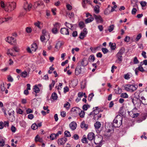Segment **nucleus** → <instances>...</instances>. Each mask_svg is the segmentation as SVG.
I'll return each mask as SVG.
<instances>
[{
    "mask_svg": "<svg viewBox=\"0 0 147 147\" xmlns=\"http://www.w3.org/2000/svg\"><path fill=\"white\" fill-rule=\"evenodd\" d=\"M122 117L120 115H117L113 121V125L115 127H119L122 124Z\"/></svg>",
    "mask_w": 147,
    "mask_h": 147,
    "instance_id": "1",
    "label": "nucleus"
},
{
    "mask_svg": "<svg viewBox=\"0 0 147 147\" xmlns=\"http://www.w3.org/2000/svg\"><path fill=\"white\" fill-rule=\"evenodd\" d=\"M138 87V86L137 85L128 84L125 85L124 89L127 91L133 92L136 90Z\"/></svg>",
    "mask_w": 147,
    "mask_h": 147,
    "instance_id": "2",
    "label": "nucleus"
},
{
    "mask_svg": "<svg viewBox=\"0 0 147 147\" xmlns=\"http://www.w3.org/2000/svg\"><path fill=\"white\" fill-rule=\"evenodd\" d=\"M5 41L13 46H16V40L15 38L12 36H8L5 39Z\"/></svg>",
    "mask_w": 147,
    "mask_h": 147,
    "instance_id": "3",
    "label": "nucleus"
},
{
    "mask_svg": "<svg viewBox=\"0 0 147 147\" xmlns=\"http://www.w3.org/2000/svg\"><path fill=\"white\" fill-rule=\"evenodd\" d=\"M38 46L36 43L34 42L31 45V48L28 47L26 48L27 52L30 53H32V51H35L38 48Z\"/></svg>",
    "mask_w": 147,
    "mask_h": 147,
    "instance_id": "4",
    "label": "nucleus"
},
{
    "mask_svg": "<svg viewBox=\"0 0 147 147\" xmlns=\"http://www.w3.org/2000/svg\"><path fill=\"white\" fill-rule=\"evenodd\" d=\"M54 27L52 29V32L54 34H56L57 32L58 29L60 28V24L58 23H56L53 25Z\"/></svg>",
    "mask_w": 147,
    "mask_h": 147,
    "instance_id": "5",
    "label": "nucleus"
},
{
    "mask_svg": "<svg viewBox=\"0 0 147 147\" xmlns=\"http://www.w3.org/2000/svg\"><path fill=\"white\" fill-rule=\"evenodd\" d=\"M102 140V138L101 136H96L94 138V143L96 144H101Z\"/></svg>",
    "mask_w": 147,
    "mask_h": 147,
    "instance_id": "6",
    "label": "nucleus"
},
{
    "mask_svg": "<svg viewBox=\"0 0 147 147\" xmlns=\"http://www.w3.org/2000/svg\"><path fill=\"white\" fill-rule=\"evenodd\" d=\"M124 52V50L121 49L119 51L117 55V57L118 60L121 62L122 59V55Z\"/></svg>",
    "mask_w": 147,
    "mask_h": 147,
    "instance_id": "7",
    "label": "nucleus"
},
{
    "mask_svg": "<svg viewBox=\"0 0 147 147\" xmlns=\"http://www.w3.org/2000/svg\"><path fill=\"white\" fill-rule=\"evenodd\" d=\"M93 16L97 23H102L103 22V20L100 16H97L95 14H94Z\"/></svg>",
    "mask_w": 147,
    "mask_h": 147,
    "instance_id": "8",
    "label": "nucleus"
},
{
    "mask_svg": "<svg viewBox=\"0 0 147 147\" xmlns=\"http://www.w3.org/2000/svg\"><path fill=\"white\" fill-rule=\"evenodd\" d=\"M88 33V31L87 30L86 28H84L82 32L80 33L79 36L80 38L81 39H83L86 36Z\"/></svg>",
    "mask_w": 147,
    "mask_h": 147,
    "instance_id": "9",
    "label": "nucleus"
},
{
    "mask_svg": "<svg viewBox=\"0 0 147 147\" xmlns=\"http://www.w3.org/2000/svg\"><path fill=\"white\" fill-rule=\"evenodd\" d=\"M32 3H30L28 4V3L27 2L24 4V8L25 10H28V11H30L32 9Z\"/></svg>",
    "mask_w": 147,
    "mask_h": 147,
    "instance_id": "10",
    "label": "nucleus"
},
{
    "mask_svg": "<svg viewBox=\"0 0 147 147\" xmlns=\"http://www.w3.org/2000/svg\"><path fill=\"white\" fill-rule=\"evenodd\" d=\"M9 122L8 121H4V122L2 121L0 122V129H3L4 127H8Z\"/></svg>",
    "mask_w": 147,
    "mask_h": 147,
    "instance_id": "11",
    "label": "nucleus"
},
{
    "mask_svg": "<svg viewBox=\"0 0 147 147\" xmlns=\"http://www.w3.org/2000/svg\"><path fill=\"white\" fill-rule=\"evenodd\" d=\"M35 142L36 143L39 142L42 143L43 142V140L42 138H41L38 134H37L35 138Z\"/></svg>",
    "mask_w": 147,
    "mask_h": 147,
    "instance_id": "12",
    "label": "nucleus"
},
{
    "mask_svg": "<svg viewBox=\"0 0 147 147\" xmlns=\"http://www.w3.org/2000/svg\"><path fill=\"white\" fill-rule=\"evenodd\" d=\"M82 66H86L88 63V61L86 58H84L79 62Z\"/></svg>",
    "mask_w": 147,
    "mask_h": 147,
    "instance_id": "13",
    "label": "nucleus"
},
{
    "mask_svg": "<svg viewBox=\"0 0 147 147\" xmlns=\"http://www.w3.org/2000/svg\"><path fill=\"white\" fill-rule=\"evenodd\" d=\"M80 111V110L77 107H73L71 109L72 112L75 114V115H77L79 113Z\"/></svg>",
    "mask_w": 147,
    "mask_h": 147,
    "instance_id": "14",
    "label": "nucleus"
},
{
    "mask_svg": "<svg viewBox=\"0 0 147 147\" xmlns=\"http://www.w3.org/2000/svg\"><path fill=\"white\" fill-rule=\"evenodd\" d=\"M82 71V68L80 65H78L76 67L75 69V74L76 75L80 74Z\"/></svg>",
    "mask_w": 147,
    "mask_h": 147,
    "instance_id": "15",
    "label": "nucleus"
},
{
    "mask_svg": "<svg viewBox=\"0 0 147 147\" xmlns=\"http://www.w3.org/2000/svg\"><path fill=\"white\" fill-rule=\"evenodd\" d=\"M132 76V75L131 73L130 72H128L124 74L123 75V77L125 79L129 80Z\"/></svg>",
    "mask_w": 147,
    "mask_h": 147,
    "instance_id": "16",
    "label": "nucleus"
},
{
    "mask_svg": "<svg viewBox=\"0 0 147 147\" xmlns=\"http://www.w3.org/2000/svg\"><path fill=\"white\" fill-rule=\"evenodd\" d=\"M95 135L92 132H90L89 133L87 136V138L88 140H92L94 138Z\"/></svg>",
    "mask_w": 147,
    "mask_h": 147,
    "instance_id": "17",
    "label": "nucleus"
},
{
    "mask_svg": "<svg viewBox=\"0 0 147 147\" xmlns=\"http://www.w3.org/2000/svg\"><path fill=\"white\" fill-rule=\"evenodd\" d=\"M141 101L144 105H147V96H142L141 98Z\"/></svg>",
    "mask_w": 147,
    "mask_h": 147,
    "instance_id": "18",
    "label": "nucleus"
},
{
    "mask_svg": "<svg viewBox=\"0 0 147 147\" xmlns=\"http://www.w3.org/2000/svg\"><path fill=\"white\" fill-rule=\"evenodd\" d=\"M69 127L72 130H75L76 128L77 124L75 122H72L70 124Z\"/></svg>",
    "mask_w": 147,
    "mask_h": 147,
    "instance_id": "19",
    "label": "nucleus"
},
{
    "mask_svg": "<svg viewBox=\"0 0 147 147\" xmlns=\"http://www.w3.org/2000/svg\"><path fill=\"white\" fill-rule=\"evenodd\" d=\"M6 84L5 85L3 83L1 85V90L2 92H4L5 91V93L7 94L8 93V91L7 90V89H6Z\"/></svg>",
    "mask_w": 147,
    "mask_h": 147,
    "instance_id": "20",
    "label": "nucleus"
},
{
    "mask_svg": "<svg viewBox=\"0 0 147 147\" xmlns=\"http://www.w3.org/2000/svg\"><path fill=\"white\" fill-rule=\"evenodd\" d=\"M80 126L82 128L84 129V130H86L88 128V125L86 124L85 123V121H83L81 123Z\"/></svg>",
    "mask_w": 147,
    "mask_h": 147,
    "instance_id": "21",
    "label": "nucleus"
},
{
    "mask_svg": "<svg viewBox=\"0 0 147 147\" xmlns=\"http://www.w3.org/2000/svg\"><path fill=\"white\" fill-rule=\"evenodd\" d=\"M34 24L35 26L37 27L39 29H41L42 27L40 25H42L43 24L41 22L38 21L34 23Z\"/></svg>",
    "mask_w": 147,
    "mask_h": 147,
    "instance_id": "22",
    "label": "nucleus"
},
{
    "mask_svg": "<svg viewBox=\"0 0 147 147\" xmlns=\"http://www.w3.org/2000/svg\"><path fill=\"white\" fill-rule=\"evenodd\" d=\"M58 144L59 145H63V146L64 144V139L63 138L59 139L58 140Z\"/></svg>",
    "mask_w": 147,
    "mask_h": 147,
    "instance_id": "23",
    "label": "nucleus"
},
{
    "mask_svg": "<svg viewBox=\"0 0 147 147\" xmlns=\"http://www.w3.org/2000/svg\"><path fill=\"white\" fill-rule=\"evenodd\" d=\"M134 110L130 111L129 113V115L133 118H134L138 117L139 115V114L138 113H133Z\"/></svg>",
    "mask_w": 147,
    "mask_h": 147,
    "instance_id": "24",
    "label": "nucleus"
},
{
    "mask_svg": "<svg viewBox=\"0 0 147 147\" xmlns=\"http://www.w3.org/2000/svg\"><path fill=\"white\" fill-rule=\"evenodd\" d=\"M9 6H10L12 11H13L16 7V4L15 3H11L10 4Z\"/></svg>",
    "mask_w": 147,
    "mask_h": 147,
    "instance_id": "25",
    "label": "nucleus"
},
{
    "mask_svg": "<svg viewBox=\"0 0 147 147\" xmlns=\"http://www.w3.org/2000/svg\"><path fill=\"white\" fill-rule=\"evenodd\" d=\"M70 108V104L68 102H66L65 103V109L68 110Z\"/></svg>",
    "mask_w": 147,
    "mask_h": 147,
    "instance_id": "26",
    "label": "nucleus"
},
{
    "mask_svg": "<svg viewBox=\"0 0 147 147\" xmlns=\"http://www.w3.org/2000/svg\"><path fill=\"white\" fill-rule=\"evenodd\" d=\"M99 6L98 5H96L94 7V11L96 13H98L99 12Z\"/></svg>",
    "mask_w": 147,
    "mask_h": 147,
    "instance_id": "27",
    "label": "nucleus"
},
{
    "mask_svg": "<svg viewBox=\"0 0 147 147\" xmlns=\"http://www.w3.org/2000/svg\"><path fill=\"white\" fill-rule=\"evenodd\" d=\"M34 91L36 93H38L40 91V89L36 85H35L34 86L33 88Z\"/></svg>",
    "mask_w": 147,
    "mask_h": 147,
    "instance_id": "28",
    "label": "nucleus"
},
{
    "mask_svg": "<svg viewBox=\"0 0 147 147\" xmlns=\"http://www.w3.org/2000/svg\"><path fill=\"white\" fill-rule=\"evenodd\" d=\"M57 96L56 93L53 92L52 93L51 97V99H52L53 100H56L57 99Z\"/></svg>",
    "mask_w": 147,
    "mask_h": 147,
    "instance_id": "29",
    "label": "nucleus"
},
{
    "mask_svg": "<svg viewBox=\"0 0 147 147\" xmlns=\"http://www.w3.org/2000/svg\"><path fill=\"white\" fill-rule=\"evenodd\" d=\"M109 45L110 46L112 50H114L116 48V45L115 43H112L110 42L109 43Z\"/></svg>",
    "mask_w": 147,
    "mask_h": 147,
    "instance_id": "30",
    "label": "nucleus"
},
{
    "mask_svg": "<svg viewBox=\"0 0 147 147\" xmlns=\"http://www.w3.org/2000/svg\"><path fill=\"white\" fill-rule=\"evenodd\" d=\"M111 130L110 129H109L108 130L105 131V136L108 137L110 136L111 135Z\"/></svg>",
    "mask_w": 147,
    "mask_h": 147,
    "instance_id": "31",
    "label": "nucleus"
},
{
    "mask_svg": "<svg viewBox=\"0 0 147 147\" xmlns=\"http://www.w3.org/2000/svg\"><path fill=\"white\" fill-rule=\"evenodd\" d=\"M94 110L93 111V113L94 114H97L99 112V110L98 109H99L98 108V107H95L94 108Z\"/></svg>",
    "mask_w": 147,
    "mask_h": 147,
    "instance_id": "32",
    "label": "nucleus"
},
{
    "mask_svg": "<svg viewBox=\"0 0 147 147\" xmlns=\"http://www.w3.org/2000/svg\"><path fill=\"white\" fill-rule=\"evenodd\" d=\"M94 20V18L92 17L86 19L85 22L86 23L90 22Z\"/></svg>",
    "mask_w": 147,
    "mask_h": 147,
    "instance_id": "33",
    "label": "nucleus"
},
{
    "mask_svg": "<svg viewBox=\"0 0 147 147\" xmlns=\"http://www.w3.org/2000/svg\"><path fill=\"white\" fill-rule=\"evenodd\" d=\"M101 125L100 123L98 121H97L94 124V126L96 128L98 129L99 128Z\"/></svg>",
    "mask_w": 147,
    "mask_h": 147,
    "instance_id": "34",
    "label": "nucleus"
},
{
    "mask_svg": "<svg viewBox=\"0 0 147 147\" xmlns=\"http://www.w3.org/2000/svg\"><path fill=\"white\" fill-rule=\"evenodd\" d=\"M26 31L28 33H31L32 31V29L31 27H28L26 28Z\"/></svg>",
    "mask_w": 147,
    "mask_h": 147,
    "instance_id": "35",
    "label": "nucleus"
},
{
    "mask_svg": "<svg viewBox=\"0 0 147 147\" xmlns=\"http://www.w3.org/2000/svg\"><path fill=\"white\" fill-rule=\"evenodd\" d=\"M7 54L8 55H10L12 56H16V55L15 54V53H13L11 52L10 51V50L9 49H8L7 50Z\"/></svg>",
    "mask_w": 147,
    "mask_h": 147,
    "instance_id": "36",
    "label": "nucleus"
},
{
    "mask_svg": "<svg viewBox=\"0 0 147 147\" xmlns=\"http://www.w3.org/2000/svg\"><path fill=\"white\" fill-rule=\"evenodd\" d=\"M5 9V11L7 12H10L12 11L11 9L10 8V6L8 5L6 6Z\"/></svg>",
    "mask_w": 147,
    "mask_h": 147,
    "instance_id": "37",
    "label": "nucleus"
},
{
    "mask_svg": "<svg viewBox=\"0 0 147 147\" xmlns=\"http://www.w3.org/2000/svg\"><path fill=\"white\" fill-rule=\"evenodd\" d=\"M28 74L26 71L22 72L21 74V76L23 78H26L28 76Z\"/></svg>",
    "mask_w": 147,
    "mask_h": 147,
    "instance_id": "38",
    "label": "nucleus"
},
{
    "mask_svg": "<svg viewBox=\"0 0 147 147\" xmlns=\"http://www.w3.org/2000/svg\"><path fill=\"white\" fill-rule=\"evenodd\" d=\"M66 6L67 10L70 11L72 9V6L69 3H66Z\"/></svg>",
    "mask_w": 147,
    "mask_h": 147,
    "instance_id": "39",
    "label": "nucleus"
},
{
    "mask_svg": "<svg viewBox=\"0 0 147 147\" xmlns=\"http://www.w3.org/2000/svg\"><path fill=\"white\" fill-rule=\"evenodd\" d=\"M50 138L51 140H53L56 139V136L55 135V134H51L50 136Z\"/></svg>",
    "mask_w": 147,
    "mask_h": 147,
    "instance_id": "40",
    "label": "nucleus"
},
{
    "mask_svg": "<svg viewBox=\"0 0 147 147\" xmlns=\"http://www.w3.org/2000/svg\"><path fill=\"white\" fill-rule=\"evenodd\" d=\"M120 96L121 98H127L128 97V94L126 93H122L121 94Z\"/></svg>",
    "mask_w": 147,
    "mask_h": 147,
    "instance_id": "41",
    "label": "nucleus"
},
{
    "mask_svg": "<svg viewBox=\"0 0 147 147\" xmlns=\"http://www.w3.org/2000/svg\"><path fill=\"white\" fill-rule=\"evenodd\" d=\"M101 117V114H99L98 115L95 114V115H94L93 118L94 120H96L97 118V119L98 120V119H99Z\"/></svg>",
    "mask_w": 147,
    "mask_h": 147,
    "instance_id": "42",
    "label": "nucleus"
},
{
    "mask_svg": "<svg viewBox=\"0 0 147 147\" xmlns=\"http://www.w3.org/2000/svg\"><path fill=\"white\" fill-rule=\"evenodd\" d=\"M90 107V106L88 105H84L82 107L83 110L86 111L88 109V108Z\"/></svg>",
    "mask_w": 147,
    "mask_h": 147,
    "instance_id": "43",
    "label": "nucleus"
},
{
    "mask_svg": "<svg viewBox=\"0 0 147 147\" xmlns=\"http://www.w3.org/2000/svg\"><path fill=\"white\" fill-rule=\"evenodd\" d=\"M85 114V112L83 111H81V112L79 113V115L80 117L82 118H83L84 117Z\"/></svg>",
    "mask_w": 147,
    "mask_h": 147,
    "instance_id": "44",
    "label": "nucleus"
},
{
    "mask_svg": "<svg viewBox=\"0 0 147 147\" xmlns=\"http://www.w3.org/2000/svg\"><path fill=\"white\" fill-rule=\"evenodd\" d=\"M65 136L66 137H70L71 136V134L70 132L68 131H65Z\"/></svg>",
    "mask_w": 147,
    "mask_h": 147,
    "instance_id": "45",
    "label": "nucleus"
},
{
    "mask_svg": "<svg viewBox=\"0 0 147 147\" xmlns=\"http://www.w3.org/2000/svg\"><path fill=\"white\" fill-rule=\"evenodd\" d=\"M31 128L33 130H36L37 129L38 127L36 123H34L32 125Z\"/></svg>",
    "mask_w": 147,
    "mask_h": 147,
    "instance_id": "46",
    "label": "nucleus"
},
{
    "mask_svg": "<svg viewBox=\"0 0 147 147\" xmlns=\"http://www.w3.org/2000/svg\"><path fill=\"white\" fill-rule=\"evenodd\" d=\"M66 16H68L70 18H71L73 17L74 13L72 12H71L69 13H66Z\"/></svg>",
    "mask_w": 147,
    "mask_h": 147,
    "instance_id": "47",
    "label": "nucleus"
},
{
    "mask_svg": "<svg viewBox=\"0 0 147 147\" xmlns=\"http://www.w3.org/2000/svg\"><path fill=\"white\" fill-rule=\"evenodd\" d=\"M89 59L90 61H94L95 59L94 56L93 55H91L89 57Z\"/></svg>",
    "mask_w": 147,
    "mask_h": 147,
    "instance_id": "48",
    "label": "nucleus"
},
{
    "mask_svg": "<svg viewBox=\"0 0 147 147\" xmlns=\"http://www.w3.org/2000/svg\"><path fill=\"white\" fill-rule=\"evenodd\" d=\"M79 25L80 27L82 28H83L85 26V25L84 22L82 21L79 22Z\"/></svg>",
    "mask_w": 147,
    "mask_h": 147,
    "instance_id": "49",
    "label": "nucleus"
},
{
    "mask_svg": "<svg viewBox=\"0 0 147 147\" xmlns=\"http://www.w3.org/2000/svg\"><path fill=\"white\" fill-rule=\"evenodd\" d=\"M139 71H141V72H144L145 71V70L143 67L141 65L139 66L138 67H137Z\"/></svg>",
    "mask_w": 147,
    "mask_h": 147,
    "instance_id": "50",
    "label": "nucleus"
},
{
    "mask_svg": "<svg viewBox=\"0 0 147 147\" xmlns=\"http://www.w3.org/2000/svg\"><path fill=\"white\" fill-rule=\"evenodd\" d=\"M114 28V26L113 25H111L109 27L108 30L110 32L112 31Z\"/></svg>",
    "mask_w": 147,
    "mask_h": 147,
    "instance_id": "51",
    "label": "nucleus"
},
{
    "mask_svg": "<svg viewBox=\"0 0 147 147\" xmlns=\"http://www.w3.org/2000/svg\"><path fill=\"white\" fill-rule=\"evenodd\" d=\"M133 61L134 64H136L139 63V61L136 57H135L134 58Z\"/></svg>",
    "mask_w": 147,
    "mask_h": 147,
    "instance_id": "52",
    "label": "nucleus"
},
{
    "mask_svg": "<svg viewBox=\"0 0 147 147\" xmlns=\"http://www.w3.org/2000/svg\"><path fill=\"white\" fill-rule=\"evenodd\" d=\"M79 50L80 49L76 47L75 48H73L72 49L71 52L73 54H74V51L76 52H78Z\"/></svg>",
    "mask_w": 147,
    "mask_h": 147,
    "instance_id": "53",
    "label": "nucleus"
},
{
    "mask_svg": "<svg viewBox=\"0 0 147 147\" xmlns=\"http://www.w3.org/2000/svg\"><path fill=\"white\" fill-rule=\"evenodd\" d=\"M134 97L137 99H138L140 98L139 93L138 92H136L134 94Z\"/></svg>",
    "mask_w": 147,
    "mask_h": 147,
    "instance_id": "54",
    "label": "nucleus"
},
{
    "mask_svg": "<svg viewBox=\"0 0 147 147\" xmlns=\"http://www.w3.org/2000/svg\"><path fill=\"white\" fill-rule=\"evenodd\" d=\"M53 65H52V66L51 67L49 68L50 69L48 71V72L49 74H51L53 72V70H54V68L52 66Z\"/></svg>",
    "mask_w": 147,
    "mask_h": 147,
    "instance_id": "55",
    "label": "nucleus"
},
{
    "mask_svg": "<svg viewBox=\"0 0 147 147\" xmlns=\"http://www.w3.org/2000/svg\"><path fill=\"white\" fill-rule=\"evenodd\" d=\"M1 7L3 9H4L5 7V3L3 1H1L0 2Z\"/></svg>",
    "mask_w": 147,
    "mask_h": 147,
    "instance_id": "56",
    "label": "nucleus"
},
{
    "mask_svg": "<svg viewBox=\"0 0 147 147\" xmlns=\"http://www.w3.org/2000/svg\"><path fill=\"white\" fill-rule=\"evenodd\" d=\"M42 35L44 36H46V34L47 33V31L45 29H43L42 31Z\"/></svg>",
    "mask_w": 147,
    "mask_h": 147,
    "instance_id": "57",
    "label": "nucleus"
},
{
    "mask_svg": "<svg viewBox=\"0 0 147 147\" xmlns=\"http://www.w3.org/2000/svg\"><path fill=\"white\" fill-rule=\"evenodd\" d=\"M55 84V82L54 80H52L51 84H50L49 85L50 90H51L52 89V87L54 86Z\"/></svg>",
    "mask_w": 147,
    "mask_h": 147,
    "instance_id": "58",
    "label": "nucleus"
},
{
    "mask_svg": "<svg viewBox=\"0 0 147 147\" xmlns=\"http://www.w3.org/2000/svg\"><path fill=\"white\" fill-rule=\"evenodd\" d=\"M102 50L104 54L106 53L109 51L107 49L104 48H102Z\"/></svg>",
    "mask_w": 147,
    "mask_h": 147,
    "instance_id": "59",
    "label": "nucleus"
},
{
    "mask_svg": "<svg viewBox=\"0 0 147 147\" xmlns=\"http://www.w3.org/2000/svg\"><path fill=\"white\" fill-rule=\"evenodd\" d=\"M82 142L83 143H88L87 139L86 137L83 138L82 140Z\"/></svg>",
    "mask_w": 147,
    "mask_h": 147,
    "instance_id": "60",
    "label": "nucleus"
},
{
    "mask_svg": "<svg viewBox=\"0 0 147 147\" xmlns=\"http://www.w3.org/2000/svg\"><path fill=\"white\" fill-rule=\"evenodd\" d=\"M23 113V111L21 109H19L17 111V113L19 114H22Z\"/></svg>",
    "mask_w": 147,
    "mask_h": 147,
    "instance_id": "61",
    "label": "nucleus"
},
{
    "mask_svg": "<svg viewBox=\"0 0 147 147\" xmlns=\"http://www.w3.org/2000/svg\"><path fill=\"white\" fill-rule=\"evenodd\" d=\"M141 37H142L141 34H138L137 35V36L136 37V40L137 41H138L141 38Z\"/></svg>",
    "mask_w": 147,
    "mask_h": 147,
    "instance_id": "62",
    "label": "nucleus"
},
{
    "mask_svg": "<svg viewBox=\"0 0 147 147\" xmlns=\"http://www.w3.org/2000/svg\"><path fill=\"white\" fill-rule=\"evenodd\" d=\"M40 40L42 42H44L46 39L45 37V36L41 35L40 36Z\"/></svg>",
    "mask_w": 147,
    "mask_h": 147,
    "instance_id": "63",
    "label": "nucleus"
},
{
    "mask_svg": "<svg viewBox=\"0 0 147 147\" xmlns=\"http://www.w3.org/2000/svg\"><path fill=\"white\" fill-rule=\"evenodd\" d=\"M130 37L128 36H126L124 39V41L126 42H128L130 40Z\"/></svg>",
    "mask_w": 147,
    "mask_h": 147,
    "instance_id": "64",
    "label": "nucleus"
}]
</instances>
